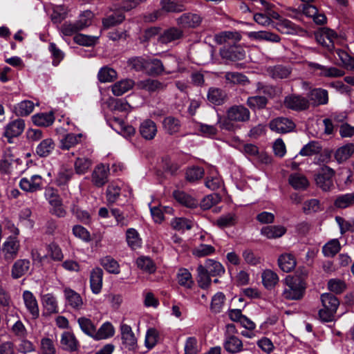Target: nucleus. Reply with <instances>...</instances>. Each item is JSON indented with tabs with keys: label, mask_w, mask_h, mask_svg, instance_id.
Masks as SVG:
<instances>
[{
	"label": "nucleus",
	"mask_w": 354,
	"mask_h": 354,
	"mask_svg": "<svg viewBox=\"0 0 354 354\" xmlns=\"http://www.w3.org/2000/svg\"><path fill=\"white\" fill-rule=\"evenodd\" d=\"M164 130L169 135L175 134L179 132L181 124L180 120L173 116H168L164 118L162 121Z\"/></svg>",
	"instance_id": "nucleus-32"
},
{
	"label": "nucleus",
	"mask_w": 354,
	"mask_h": 354,
	"mask_svg": "<svg viewBox=\"0 0 354 354\" xmlns=\"http://www.w3.org/2000/svg\"><path fill=\"white\" fill-rule=\"evenodd\" d=\"M288 182L290 185L297 190H304L309 186V182L306 177L298 173L290 175Z\"/></svg>",
	"instance_id": "nucleus-29"
},
{
	"label": "nucleus",
	"mask_w": 354,
	"mask_h": 354,
	"mask_svg": "<svg viewBox=\"0 0 354 354\" xmlns=\"http://www.w3.org/2000/svg\"><path fill=\"white\" fill-rule=\"evenodd\" d=\"M109 168L102 164L97 165L92 172L91 181L97 187H102L108 181Z\"/></svg>",
	"instance_id": "nucleus-13"
},
{
	"label": "nucleus",
	"mask_w": 354,
	"mask_h": 354,
	"mask_svg": "<svg viewBox=\"0 0 354 354\" xmlns=\"http://www.w3.org/2000/svg\"><path fill=\"white\" fill-rule=\"evenodd\" d=\"M121 338L123 345L129 350H134L137 346L136 337L131 327L126 324L120 326Z\"/></svg>",
	"instance_id": "nucleus-10"
},
{
	"label": "nucleus",
	"mask_w": 354,
	"mask_h": 354,
	"mask_svg": "<svg viewBox=\"0 0 354 354\" xmlns=\"http://www.w3.org/2000/svg\"><path fill=\"white\" fill-rule=\"evenodd\" d=\"M178 283L187 288H192L194 281L192 277L191 273L185 268H181L178 272Z\"/></svg>",
	"instance_id": "nucleus-56"
},
{
	"label": "nucleus",
	"mask_w": 354,
	"mask_h": 354,
	"mask_svg": "<svg viewBox=\"0 0 354 354\" xmlns=\"http://www.w3.org/2000/svg\"><path fill=\"white\" fill-rule=\"evenodd\" d=\"M241 39V35L236 31H225L214 36V41L218 44H233L239 41Z\"/></svg>",
	"instance_id": "nucleus-22"
},
{
	"label": "nucleus",
	"mask_w": 354,
	"mask_h": 354,
	"mask_svg": "<svg viewBox=\"0 0 354 354\" xmlns=\"http://www.w3.org/2000/svg\"><path fill=\"white\" fill-rule=\"evenodd\" d=\"M98 37L89 36L84 34H76L73 37L74 41L81 46H91L95 45L98 39Z\"/></svg>",
	"instance_id": "nucleus-59"
},
{
	"label": "nucleus",
	"mask_w": 354,
	"mask_h": 354,
	"mask_svg": "<svg viewBox=\"0 0 354 354\" xmlns=\"http://www.w3.org/2000/svg\"><path fill=\"white\" fill-rule=\"evenodd\" d=\"M55 144L50 138L42 140L36 147V153L40 157L49 156L55 149Z\"/></svg>",
	"instance_id": "nucleus-26"
},
{
	"label": "nucleus",
	"mask_w": 354,
	"mask_h": 354,
	"mask_svg": "<svg viewBox=\"0 0 354 354\" xmlns=\"http://www.w3.org/2000/svg\"><path fill=\"white\" fill-rule=\"evenodd\" d=\"M30 262L26 259L17 260L12 266L11 276L13 279H19L25 275L29 270Z\"/></svg>",
	"instance_id": "nucleus-20"
},
{
	"label": "nucleus",
	"mask_w": 354,
	"mask_h": 354,
	"mask_svg": "<svg viewBox=\"0 0 354 354\" xmlns=\"http://www.w3.org/2000/svg\"><path fill=\"white\" fill-rule=\"evenodd\" d=\"M22 296L25 306L31 315L32 318H38L39 315V306L33 293L29 290H24Z\"/></svg>",
	"instance_id": "nucleus-11"
},
{
	"label": "nucleus",
	"mask_w": 354,
	"mask_h": 354,
	"mask_svg": "<svg viewBox=\"0 0 354 354\" xmlns=\"http://www.w3.org/2000/svg\"><path fill=\"white\" fill-rule=\"evenodd\" d=\"M173 196L179 203L187 207L195 208L198 205V201L196 198L183 191H175Z\"/></svg>",
	"instance_id": "nucleus-24"
},
{
	"label": "nucleus",
	"mask_w": 354,
	"mask_h": 354,
	"mask_svg": "<svg viewBox=\"0 0 354 354\" xmlns=\"http://www.w3.org/2000/svg\"><path fill=\"white\" fill-rule=\"evenodd\" d=\"M278 266L285 272H290L294 270L297 265L295 256L291 253L281 254L277 260Z\"/></svg>",
	"instance_id": "nucleus-21"
},
{
	"label": "nucleus",
	"mask_w": 354,
	"mask_h": 354,
	"mask_svg": "<svg viewBox=\"0 0 354 354\" xmlns=\"http://www.w3.org/2000/svg\"><path fill=\"white\" fill-rule=\"evenodd\" d=\"M333 169L325 166L315 176L317 185L324 192H328L333 187V177L334 176Z\"/></svg>",
	"instance_id": "nucleus-6"
},
{
	"label": "nucleus",
	"mask_w": 354,
	"mask_h": 354,
	"mask_svg": "<svg viewBox=\"0 0 354 354\" xmlns=\"http://www.w3.org/2000/svg\"><path fill=\"white\" fill-rule=\"evenodd\" d=\"M281 297L287 300H300L305 294L306 284L298 275H288L283 281Z\"/></svg>",
	"instance_id": "nucleus-1"
},
{
	"label": "nucleus",
	"mask_w": 354,
	"mask_h": 354,
	"mask_svg": "<svg viewBox=\"0 0 354 354\" xmlns=\"http://www.w3.org/2000/svg\"><path fill=\"white\" fill-rule=\"evenodd\" d=\"M103 270L98 267L94 268L90 273V287L93 294H99L102 288Z\"/></svg>",
	"instance_id": "nucleus-16"
},
{
	"label": "nucleus",
	"mask_w": 354,
	"mask_h": 354,
	"mask_svg": "<svg viewBox=\"0 0 354 354\" xmlns=\"http://www.w3.org/2000/svg\"><path fill=\"white\" fill-rule=\"evenodd\" d=\"M225 79L227 84L246 85L249 84L248 78L243 74L238 72H227Z\"/></svg>",
	"instance_id": "nucleus-40"
},
{
	"label": "nucleus",
	"mask_w": 354,
	"mask_h": 354,
	"mask_svg": "<svg viewBox=\"0 0 354 354\" xmlns=\"http://www.w3.org/2000/svg\"><path fill=\"white\" fill-rule=\"evenodd\" d=\"M39 349L41 354H55L56 352L53 341L48 337L41 339Z\"/></svg>",
	"instance_id": "nucleus-64"
},
{
	"label": "nucleus",
	"mask_w": 354,
	"mask_h": 354,
	"mask_svg": "<svg viewBox=\"0 0 354 354\" xmlns=\"http://www.w3.org/2000/svg\"><path fill=\"white\" fill-rule=\"evenodd\" d=\"M100 265L109 272L118 274L120 272V266L117 261L111 256H106L100 261Z\"/></svg>",
	"instance_id": "nucleus-49"
},
{
	"label": "nucleus",
	"mask_w": 354,
	"mask_h": 354,
	"mask_svg": "<svg viewBox=\"0 0 354 354\" xmlns=\"http://www.w3.org/2000/svg\"><path fill=\"white\" fill-rule=\"evenodd\" d=\"M61 344L65 350L73 351L77 349L78 342L73 333L64 332L62 335Z\"/></svg>",
	"instance_id": "nucleus-43"
},
{
	"label": "nucleus",
	"mask_w": 354,
	"mask_h": 354,
	"mask_svg": "<svg viewBox=\"0 0 354 354\" xmlns=\"http://www.w3.org/2000/svg\"><path fill=\"white\" fill-rule=\"evenodd\" d=\"M354 153V144L348 143L339 147L335 153V158L339 163L346 161Z\"/></svg>",
	"instance_id": "nucleus-28"
},
{
	"label": "nucleus",
	"mask_w": 354,
	"mask_h": 354,
	"mask_svg": "<svg viewBox=\"0 0 354 354\" xmlns=\"http://www.w3.org/2000/svg\"><path fill=\"white\" fill-rule=\"evenodd\" d=\"M92 165L91 160L86 157L77 158L74 162V168L76 174H84Z\"/></svg>",
	"instance_id": "nucleus-52"
},
{
	"label": "nucleus",
	"mask_w": 354,
	"mask_h": 354,
	"mask_svg": "<svg viewBox=\"0 0 354 354\" xmlns=\"http://www.w3.org/2000/svg\"><path fill=\"white\" fill-rule=\"evenodd\" d=\"M225 93L220 88H210L207 93V100L212 104L220 105L225 100Z\"/></svg>",
	"instance_id": "nucleus-48"
},
{
	"label": "nucleus",
	"mask_w": 354,
	"mask_h": 354,
	"mask_svg": "<svg viewBox=\"0 0 354 354\" xmlns=\"http://www.w3.org/2000/svg\"><path fill=\"white\" fill-rule=\"evenodd\" d=\"M198 283L202 288H207L211 283L210 274L205 270V266L199 265L197 268Z\"/></svg>",
	"instance_id": "nucleus-54"
},
{
	"label": "nucleus",
	"mask_w": 354,
	"mask_h": 354,
	"mask_svg": "<svg viewBox=\"0 0 354 354\" xmlns=\"http://www.w3.org/2000/svg\"><path fill=\"white\" fill-rule=\"evenodd\" d=\"M147 59L142 56L132 57L127 60V66L135 71L145 73Z\"/></svg>",
	"instance_id": "nucleus-47"
},
{
	"label": "nucleus",
	"mask_w": 354,
	"mask_h": 354,
	"mask_svg": "<svg viewBox=\"0 0 354 354\" xmlns=\"http://www.w3.org/2000/svg\"><path fill=\"white\" fill-rule=\"evenodd\" d=\"M20 188L26 192H36L42 189L43 179L39 175L35 174L30 178H22L19 183Z\"/></svg>",
	"instance_id": "nucleus-8"
},
{
	"label": "nucleus",
	"mask_w": 354,
	"mask_h": 354,
	"mask_svg": "<svg viewBox=\"0 0 354 354\" xmlns=\"http://www.w3.org/2000/svg\"><path fill=\"white\" fill-rule=\"evenodd\" d=\"M78 324L81 330L87 335L93 337L95 334L96 327L91 319L82 317L77 319Z\"/></svg>",
	"instance_id": "nucleus-51"
},
{
	"label": "nucleus",
	"mask_w": 354,
	"mask_h": 354,
	"mask_svg": "<svg viewBox=\"0 0 354 354\" xmlns=\"http://www.w3.org/2000/svg\"><path fill=\"white\" fill-rule=\"evenodd\" d=\"M159 339V333L154 328H150L147 330L145 335V344L147 348L151 349L158 343Z\"/></svg>",
	"instance_id": "nucleus-57"
},
{
	"label": "nucleus",
	"mask_w": 354,
	"mask_h": 354,
	"mask_svg": "<svg viewBox=\"0 0 354 354\" xmlns=\"http://www.w3.org/2000/svg\"><path fill=\"white\" fill-rule=\"evenodd\" d=\"M286 232V229L282 225H268L263 227L261 234L268 239H277L282 236Z\"/></svg>",
	"instance_id": "nucleus-27"
},
{
	"label": "nucleus",
	"mask_w": 354,
	"mask_h": 354,
	"mask_svg": "<svg viewBox=\"0 0 354 354\" xmlns=\"http://www.w3.org/2000/svg\"><path fill=\"white\" fill-rule=\"evenodd\" d=\"M139 132L144 139L147 140H153L158 132L157 125L153 120L146 119L140 123Z\"/></svg>",
	"instance_id": "nucleus-15"
},
{
	"label": "nucleus",
	"mask_w": 354,
	"mask_h": 354,
	"mask_svg": "<svg viewBox=\"0 0 354 354\" xmlns=\"http://www.w3.org/2000/svg\"><path fill=\"white\" fill-rule=\"evenodd\" d=\"M183 35V32L181 30L176 28H171L160 34L158 40L160 44H167L180 39Z\"/></svg>",
	"instance_id": "nucleus-23"
},
{
	"label": "nucleus",
	"mask_w": 354,
	"mask_h": 354,
	"mask_svg": "<svg viewBox=\"0 0 354 354\" xmlns=\"http://www.w3.org/2000/svg\"><path fill=\"white\" fill-rule=\"evenodd\" d=\"M185 354H198L201 351L198 341L194 337H189L185 343Z\"/></svg>",
	"instance_id": "nucleus-63"
},
{
	"label": "nucleus",
	"mask_w": 354,
	"mask_h": 354,
	"mask_svg": "<svg viewBox=\"0 0 354 354\" xmlns=\"http://www.w3.org/2000/svg\"><path fill=\"white\" fill-rule=\"evenodd\" d=\"M115 329L111 323L106 322L104 323L100 328L95 330L94 339L100 340L105 339L113 336Z\"/></svg>",
	"instance_id": "nucleus-34"
},
{
	"label": "nucleus",
	"mask_w": 354,
	"mask_h": 354,
	"mask_svg": "<svg viewBox=\"0 0 354 354\" xmlns=\"http://www.w3.org/2000/svg\"><path fill=\"white\" fill-rule=\"evenodd\" d=\"M126 239L128 245L132 250L140 248L142 245V239L138 231L134 228H129L126 232Z\"/></svg>",
	"instance_id": "nucleus-36"
},
{
	"label": "nucleus",
	"mask_w": 354,
	"mask_h": 354,
	"mask_svg": "<svg viewBox=\"0 0 354 354\" xmlns=\"http://www.w3.org/2000/svg\"><path fill=\"white\" fill-rule=\"evenodd\" d=\"M315 39L322 46L331 50L334 48V41L337 38V34L328 28H322L315 32Z\"/></svg>",
	"instance_id": "nucleus-7"
},
{
	"label": "nucleus",
	"mask_w": 354,
	"mask_h": 354,
	"mask_svg": "<svg viewBox=\"0 0 354 354\" xmlns=\"http://www.w3.org/2000/svg\"><path fill=\"white\" fill-rule=\"evenodd\" d=\"M43 305L49 313H56L58 311V306L55 297L51 294H45L41 297Z\"/></svg>",
	"instance_id": "nucleus-50"
},
{
	"label": "nucleus",
	"mask_w": 354,
	"mask_h": 354,
	"mask_svg": "<svg viewBox=\"0 0 354 354\" xmlns=\"http://www.w3.org/2000/svg\"><path fill=\"white\" fill-rule=\"evenodd\" d=\"M321 151V147L316 141H311L304 145L299 151V155L303 156H310L317 154Z\"/></svg>",
	"instance_id": "nucleus-60"
},
{
	"label": "nucleus",
	"mask_w": 354,
	"mask_h": 354,
	"mask_svg": "<svg viewBox=\"0 0 354 354\" xmlns=\"http://www.w3.org/2000/svg\"><path fill=\"white\" fill-rule=\"evenodd\" d=\"M20 250V243L16 237L9 236L2 243L0 248V253L7 261L14 260Z\"/></svg>",
	"instance_id": "nucleus-3"
},
{
	"label": "nucleus",
	"mask_w": 354,
	"mask_h": 354,
	"mask_svg": "<svg viewBox=\"0 0 354 354\" xmlns=\"http://www.w3.org/2000/svg\"><path fill=\"white\" fill-rule=\"evenodd\" d=\"M321 301L323 307L337 312L339 301L335 295L330 293H324L321 295Z\"/></svg>",
	"instance_id": "nucleus-44"
},
{
	"label": "nucleus",
	"mask_w": 354,
	"mask_h": 354,
	"mask_svg": "<svg viewBox=\"0 0 354 354\" xmlns=\"http://www.w3.org/2000/svg\"><path fill=\"white\" fill-rule=\"evenodd\" d=\"M354 204V192L337 196L334 205L339 209L348 207Z\"/></svg>",
	"instance_id": "nucleus-46"
},
{
	"label": "nucleus",
	"mask_w": 354,
	"mask_h": 354,
	"mask_svg": "<svg viewBox=\"0 0 354 354\" xmlns=\"http://www.w3.org/2000/svg\"><path fill=\"white\" fill-rule=\"evenodd\" d=\"M134 86V81L131 79H125L117 82L112 85L111 90L114 95L120 96L131 90Z\"/></svg>",
	"instance_id": "nucleus-30"
},
{
	"label": "nucleus",
	"mask_w": 354,
	"mask_h": 354,
	"mask_svg": "<svg viewBox=\"0 0 354 354\" xmlns=\"http://www.w3.org/2000/svg\"><path fill=\"white\" fill-rule=\"evenodd\" d=\"M165 71L162 62L158 59H147L145 73L151 76L161 75Z\"/></svg>",
	"instance_id": "nucleus-25"
},
{
	"label": "nucleus",
	"mask_w": 354,
	"mask_h": 354,
	"mask_svg": "<svg viewBox=\"0 0 354 354\" xmlns=\"http://www.w3.org/2000/svg\"><path fill=\"white\" fill-rule=\"evenodd\" d=\"M32 119L37 126L49 127L54 122L55 117L52 112L41 113L34 115Z\"/></svg>",
	"instance_id": "nucleus-35"
},
{
	"label": "nucleus",
	"mask_w": 354,
	"mask_h": 354,
	"mask_svg": "<svg viewBox=\"0 0 354 354\" xmlns=\"http://www.w3.org/2000/svg\"><path fill=\"white\" fill-rule=\"evenodd\" d=\"M250 112L243 105H234L230 107L226 112V119L218 121L220 127L227 130L233 129L232 123L246 122L250 120Z\"/></svg>",
	"instance_id": "nucleus-2"
},
{
	"label": "nucleus",
	"mask_w": 354,
	"mask_h": 354,
	"mask_svg": "<svg viewBox=\"0 0 354 354\" xmlns=\"http://www.w3.org/2000/svg\"><path fill=\"white\" fill-rule=\"evenodd\" d=\"M97 77L100 82H111L117 77V73L114 69L105 66L99 71Z\"/></svg>",
	"instance_id": "nucleus-55"
},
{
	"label": "nucleus",
	"mask_w": 354,
	"mask_h": 354,
	"mask_svg": "<svg viewBox=\"0 0 354 354\" xmlns=\"http://www.w3.org/2000/svg\"><path fill=\"white\" fill-rule=\"evenodd\" d=\"M307 100L309 106L317 107L326 105L329 102L328 92L322 88H310L307 93Z\"/></svg>",
	"instance_id": "nucleus-4"
},
{
	"label": "nucleus",
	"mask_w": 354,
	"mask_h": 354,
	"mask_svg": "<svg viewBox=\"0 0 354 354\" xmlns=\"http://www.w3.org/2000/svg\"><path fill=\"white\" fill-rule=\"evenodd\" d=\"M15 163L16 160L10 152H5L0 159V171L4 174L11 173Z\"/></svg>",
	"instance_id": "nucleus-45"
},
{
	"label": "nucleus",
	"mask_w": 354,
	"mask_h": 354,
	"mask_svg": "<svg viewBox=\"0 0 354 354\" xmlns=\"http://www.w3.org/2000/svg\"><path fill=\"white\" fill-rule=\"evenodd\" d=\"M340 250V243L337 239L328 241L323 247L322 252L326 257H333Z\"/></svg>",
	"instance_id": "nucleus-62"
},
{
	"label": "nucleus",
	"mask_w": 354,
	"mask_h": 354,
	"mask_svg": "<svg viewBox=\"0 0 354 354\" xmlns=\"http://www.w3.org/2000/svg\"><path fill=\"white\" fill-rule=\"evenodd\" d=\"M172 227L178 231H185L192 229L193 223L192 221L185 218H175L171 221Z\"/></svg>",
	"instance_id": "nucleus-58"
},
{
	"label": "nucleus",
	"mask_w": 354,
	"mask_h": 354,
	"mask_svg": "<svg viewBox=\"0 0 354 354\" xmlns=\"http://www.w3.org/2000/svg\"><path fill=\"white\" fill-rule=\"evenodd\" d=\"M270 129L278 133H286L292 131L295 128V123L287 118H277L270 122Z\"/></svg>",
	"instance_id": "nucleus-9"
},
{
	"label": "nucleus",
	"mask_w": 354,
	"mask_h": 354,
	"mask_svg": "<svg viewBox=\"0 0 354 354\" xmlns=\"http://www.w3.org/2000/svg\"><path fill=\"white\" fill-rule=\"evenodd\" d=\"M202 22V17L194 13H185L177 19V24L183 28H196Z\"/></svg>",
	"instance_id": "nucleus-18"
},
{
	"label": "nucleus",
	"mask_w": 354,
	"mask_h": 354,
	"mask_svg": "<svg viewBox=\"0 0 354 354\" xmlns=\"http://www.w3.org/2000/svg\"><path fill=\"white\" fill-rule=\"evenodd\" d=\"M138 86L149 92H153L165 88V85L156 80L147 79L138 82Z\"/></svg>",
	"instance_id": "nucleus-42"
},
{
	"label": "nucleus",
	"mask_w": 354,
	"mask_h": 354,
	"mask_svg": "<svg viewBox=\"0 0 354 354\" xmlns=\"http://www.w3.org/2000/svg\"><path fill=\"white\" fill-rule=\"evenodd\" d=\"M82 136V133H67L60 140V148L63 150H68L74 147L81 142Z\"/></svg>",
	"instance_id": "nucleus-31"
},
{
	"label": "nucleus",
	"mask_w": 354,
	"mask_h": 354,
	"mask_svg": "<svg viewBox=\"0 0 354 354\" xmlns=\"http://www.w3.org/2000/svg\"><path fill=\"white\" fill-rule=\"evenodd\" d=\"M25 128V122L24 120L17 119L6 125L5 127L4 136L10 139L20 136Z\"/></svg>",
	"instance_id": "nucleus-14"
},
{
	"label": "nucleus",
	"mask_w": 354,
	"mask_h": 354,
	"mask_svg": "<svg viewBox=\"0 0 354 354\" xmlns=\"http://www.w3.org/2000/svg\"><path fill=\"white\" fill-rule=\"evenodd\" d=\"M248 106L253 109H261L266 107L268 100L263 96H252L247 99L246 102Z\"/></svg>",
	"instance_id": "nucleus-61"
},
{
	"label": "nucleus",
	"mask_w": 354,
	"mask_h": 354,
	"mask_svg": "<svg viewBox=\"0 0 354 354\" xmlns=\"http://www.w3.org/2000/svg\"><path fill=\"white\" fill-rule=\"evenodd\" d=\"M64 293L68 305L74 308L82 307L83 301L80 294L69 288H65Z\"/></svg>",
	"instance_id": "nucleus-33"
},
{
	"label": "nucleus",
	"mask_w": 354,
	"mask_h": 354,
	"mask_svg": "<svg viewBox=\"0 0 354 354\" xmlns=\"http://www.w3.org/2000/svg\"><path fill=\"white\" fill-rule=\"evenodd\" d=\"M220 55L223 59L230 61L242 60L245 57V50L239 46L223 48L220 51Z\"/></svg>",
	"instance_id": "nucleus-19"
},
{
	"label": "nucleus",
	"mask_w": 354,
	"mask_h": 354,
	"mask_svg": "<svg viewBox=\"0 0 354 354\" xmlns=\"http://www.w3.org/2000/svg\"><path fill=\"white\" fill-rule=\"evenodd\" d=\"M205 268L211 276H221L225 272V269L222 264L212 259L206 261Z\"/></svg>",
	"instance_id": "nucleus-53"
},
{
	"label": "nucleus",
	"mask_w": 354,
	"mask_h": 354,
	"mask_svg": "<svg viewBox=\"0 0 354 354\" xmlns=\"http://www.w3.org/2000/svg\"><path fill=\"white\" fill-rule=\"evenodd\" d=\"M268 71L271 77L275 80L287 78L291 73V69L289 67L282 65L270 67Z\"/></svg>",
	"instance_id": "nucleus-41"
},
{
	"label": "nucleus",
	"mask_w": 354,
	"mask_h": 354,
	"mask_svg": "<svg viewBox=\"0 0 354 354\" xmlns=\"http://www.w3.org/2000/svg\"><path fill=\"white\" fill-rule=\"evenodd\" d=\"M262 283L267 289H272L279 281L277 274L270 269L265 270L261 274Z\"/></svg>",
	"instance_id": "nucleus-37"
},
{
	"label": "nucleus",
	"mask_w": 354,
	"mask_h": 354,
	"mask_svg": "<svg viewBox=\"0 0 354 354\" xmlns=\"http://www.w3.org/2000/svg\"><path fill=\"white\" fill-rule=\"evenodd\" d=\"M223 347L227 353L231 354H236L246 350L244 348L242 340L236 336L225 337Z\"/></svg>",
	"instance_id": "nucleus-17"
},
{
	"label": "nucleus",
	"mask_w": 354,
	"mask_h": 354,
	"mask_svg": "<svg viewBox=\"0 0 354 354\" xmlns=\"http://www.w3.org/2000/svg\"><path fill=\"white\" fill-rule=\"evenodd\" d=\"M274 27L276 29L283 34L293 35L297 32V26L294 24L292 21L282 19L275 24Z\"/></svg>",
	"instance_id": "nucleus-38"
},
{
	"label": "nucleus",
	"mask_w": 354,
	"mask_h": 354,
	"mask_svg": "<svg viewBox=\"0 0 354 354\" xmlns=\"http://www.w3.org/2000/svg\"><path fill=\"white\" fill-rule=\"evenodd\" d=\"M35 108V104L30 100H23L17 104L14 107V111L17 115L27 116L30 114Z\"/></svg>",
	"instance_id": "nucleus-39"
},
{
	"label": "nucleus",
	"mask_w": 354,
	"mask_h": 354,
	"mask_svg": "<svg viewBox=\"0 0 354 354\" xmlns=\"http://www.w3.org/2000/svg\"><path fill=\"white\" fill-rule=\"evenodd\" d=\"M283 104L286 108L295 111H303L310 108L307 97L298 94L287 95L284 98Z\"/></svg>",
	"instance_id": "nucleus-5"
},
{
	"label": "nucleus",
	"mask_w": 354,
	"mask_h": 354,
	"mask_svg": "<svg viewBox=\"0 0 354 354\" xmlns=\"http://www.w3.org/2000/svg\"><path fill=\"white\" fill-rule=\"evenodd\" d=\"M246 35L253 41H266L272 43H279L281 41V37L278 35L266 30L248 32Z\"/></svg>",
	"instance_id": "nucleus-12"
}]
</instances>
